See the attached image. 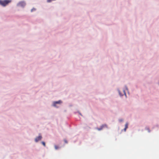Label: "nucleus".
<instances>
[{
    "instance_id": "1",
    "label": "nucleus",
    "mask_w": 159,
    "mask_h": 159,
    "mask_svg": "<svg viewBox=\"0 0 159 159\" xmlns=\"http://www.w3.org/2000/svg\"><path fill=\"white\" fill-rule=\"evenodd\" d=\"M11 0H0V4L2 6L5 7L8 4V3L11 2Z\"/></svg>"
},
{
    "instance_id": "2",
    "label": "nucleus",
    "mask_w": 159,
    "mask_h": 159,
    "mask_svg": "<svg viewBox=\"0 0 159 159\" xmlns=\"http://www.w3.org/2000/svg\"><path fill=\"white\" fill-rule=\"evenodd\" d=\"M42 138V137L41 135L40 134L39 135V136L38 137H37L35 139V141L36 142H38L39 140H40Z\"/></svg>"
},
{
    "instance_id": "3",
    "label": "nucleus",
    "mask_w": 159,
    "mask_h": 159,
    "mask_svg": "<svg viewBox=\"0 0 159 159\" xmlns=\"http://www.w3.org/2000/svg\"><path fill=\"white\" fill-rule=\"evenodd\" d=\"M25 5V3L24 2H20L18 4V5L19 6L24 7Z\"/></svg>"
},
{
    "instance_id": "4",
    "label": "nucleus",
    "mask_w": 159,
    "mask_h": 159,
    "mask_svg": "<svg viewBox=\"0 0 159 159\" xmlns=\"http://www.w3.org/2000/svg\"><path fill=\"white\" fill-rule=\"evenodd\" d=\"M61 103V101L59 100L58 101H56L54 102L53 103V106L54 107L56 106V104H60Z\"/></svg>"
},
{
    "instance_id": "5",
    "label": "nucleus",
    "mask_w": 159,
    "mask_h": 159,
    "mask_svg": "<svg viewBox=\"0 0 159 159\" xmlns=\"http://www.w3.org/2000/svg\"><path fill=\"white\" fill-rule=\"evenodd\" d=\"M107 127V125H103L102 126H101L100 128H97V129L98 130H102L103 128V127Z\"/></svg>"
},
{
    "instance_id": "6",
    "label": "nucleus",
    "mask_w": 159,
    "mask_h": 159,
    "mask_svg": "<svg viewBox=\"0 0 159 159\" xmlns=\"http://www.w3.org/2000/svg\"><path fill=\"white\" fill-rule=\"evenodd\" d=\"M128 123H126V124H125V128L124 129V130L125 131H126V129L128 128Z\"/></svg>"
},
{
    "instance_id": "7",
    "label": "nucleus",
    "mask_w": 159,
    "mask_h": 159,
    "mask_svg": "<svg viewBox=\"0 0 159 159\" xmlns=\"http://www.w3.org/2000/svg\"><path fill=\"white\" fill-rule=\"evenodd\" d=\"M42 143L44 146H45V143L44 142H42Z\"/></svg>"
},
{
    "instance_id": "8",
    "label": "nucleus",
    "mask_w": 159,
    "mask_h": 159,
    "mask_svg": "<svg viewBox=\"0 0 159 159\" xmlns=\"http://www.w3.org/2000/svg\"><path fill=\"white\" fill-rule=\"evenodd\" d=\"M55 148L56 149H57L58 148V147L57 145L55 146Z\"/></svg>"
},
{
    "instance_id": "9",
    "label": "nucleus",
    "mask_w": 159,
    "mask_h": 159,
    "mask_svg": "<svg viewBox=\"0 0 159 159\" xmlns=\"http://www.w3.org/2000/svg\"><path fill=\"white\" fill-rule=\"evenodd\" d=\"M35 9L34 8H33L31 9V11L32 12L33 11H35Z\"/></svg>"
},
{
    "instance_id": "10",
    "label": "nucleus",
    "mask_w": 159,
    "mask_h": 159,
    "mask_svg": "<svg viewBox=\"0 0 159 159\" xmlns=\"http://www.w3.org/2000/svg\"><path fill=\"white\" fill-rule=\"evenodd\" d=\"M146 129L148 130V132H150V130H149V129L148 128H147Z\"/></svg>"
},
{
    "instance_id": "11",
    "label": "nucleus",
    "mask_w": 159,
    "mask_h": 159,
    "mask_svg": "<svg viewBox=\"0 0 159 159\" xmlns=\"http://www.w3.org/2000/svg\"><path fill=\"white\" fill-rule=\"evenodd\" d=\"M64 141L65 143H67V141L66 140H64Z\"/></svg>"
}]
</instances>
